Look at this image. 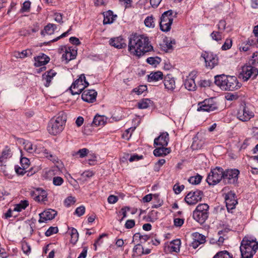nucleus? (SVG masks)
I'll list each match as a JSON object with an SVG mask.
<instances>
[{
  "instance_id": "nucleus-1",
  "label": "nucleus",
  "mask_w": 258,
  "mask_h": 258,
  "mask_svg": "<svg viewBox=\"0 0 258 258\" xmlns=\"http://www.w3.org/2000/svg\"><path fill=\"white\" fill-rule=\"evenodd\" d=\"M149 38L144 35H132L128 42V51L133 55L138 56L153 50Z\"/></svg>"
},
{
  "instance_id": "nucleus-2",
  "label": "nucleus",
  "mask_w": 258,
  "mask_h": 258,
  "mask_svg": "<svg viewBox=\"0 0 258 258\" xmlns=\"http://www.w3.org/2000/svg\"><path fill=\"white\" fill-rule=\"evenodd\" d=\"M215 83L222 90L233 91L241 87V84L238 83L237 78L234 76H228L225 75L215 77Z\"/></svg>"
},
{
  "instance_id": "nucleus-3",
  "label": "nucleus",
  "mask_w": 258,
  "mask_h": 258,
  "mask_svg": "<svg viewBox=\"0 0 258 258\" xmlns=\"http://www.w3.org/2000/svg\"><path fill=\"white\" fill-rule=\"evenodd\" d=\"M258 249V242L255 239L245 236L241 242L240 250L242 258H252Z\"/></svg>"
},
{
  "instance_id": "nucleus-4",
  "label": "nucleus",
  "mask_w": 258,
  "mask_h": 258,
  "mask_svg": "<svg viewBox=\"0 0 258 258\" xmlns=\"http://www.w3.org/2000/svg\"><path fill=\"white\" fill-rule=\"evenodd\" d=\"M66 120L67 116L63 112L59 113L57 116L51 118L47 126L48 133L52 135L60 133L64 129Z\"/></svg>"
},
{
  "instance_id": "nucleus-5",
  "label": "nucleus",
  "mask_w": 258,
  "mask_h": 258,
  "mask_svg": "<svg viewBox=\"0 0 258 258\" xmlns=\"http://www.w3.org/2000/svg\"><path fill=\"white\" fill-rule=\"evenodd\" d=\"M209 206L207 204H199L193 211L192 217L198 223H205L209 215Z\"/></svg>"
},
{
  "instance_id": "nucleus-6",
  "label": "nucleus",
  "mask_w": 258,
  "mask_h": 258,
  "mask_svg": "<svg viewBox=\"0 0 258 258\" xmlns=\"http://www.w3.org/2000/svg\"><path fill=\"white\" fill-rule=\"evenodd\" d=\"M176 15L177 13L174 12L172 10L164 12L160 18V28L161 30L163 32L169 31L171 29L173 18L176 17Z\"/></svg>"
},
{
  "instance_id": "nucleus-7",
  "label": "nucleus",
  "mask_w": 258,
  "mask_h": 258,
  "mask_svg": "<svg viewBox=\"0 0 258 258\" xmlns=\"http://www.w3.org/2000/svg\"><path fill=\"white\" fill-rule=\"evenodd\" d=\"M89 83L86 81L84 74H82L72 84L70 90L72 95H79L83 91L89 86Z\"/></svg>"
},
{
  "instance_id": "nucleus-8",
  "label": "nucleus",
  "mask_w": 258,
  "mask_h": 258,
  "mask_svg": "<svg viewBox=\"0 0 258 258\" xmlns=\"http://www.w3.org/2000/svg\"><path fill=\"white\" fill-rule=\"evenodd\" d=\"M223 179V169L221 167H216L211 170L206 179L209 185H215Z\"/></svg>"
},
{
  "instance_id": "nucleus-9",
  "label": "nucleus",
  "mask_w": 258,
  "mask_h": 258,
  "mask_svg": "<svg viewBox=\"0 0 258 258\" xmlns=\"http://www.w3.org/2000/svg\"><path fill=\"white\" fill-rule=\"evenodd\" d=\"M201 57L204 60L205 67L208 69L212 70L218 63L217 55L212 52L205 51L203 52Z\"/></svg>"
},
{
  "instance_id": "nucleus-10",
  "label": "nucleus",
  "mask_w": 258,
  "mask_h": 258,
  "mask_svg": "<svg viewBox=\"0 0 258 258\" xmlns=\"http://www.w3.org/2000/svg\"><path fill=\"white\" fill-rule=\"evenodd\" d=\"M218 109V106L213 98L205 99L198 104L197 110L210 112Z\"/></svg>"
},
{
  "instance_id": "nucleus-11",
  "label": "nucleus",
  "mask_w": 258,
  "mask_h": 258,
  "mask_svg": "<svg viewBox=\"0 0 258 258\" xmlns=\"http://www.w3.org/2000/svg\"><path fill=\"white\" fill-rule=\"evenodd\" d=\"M258 74L257 69L251 66H244L242 68L239 74V78L244 81H247L249 79H254Z\"/></svg>"
},
{
  "instance_id": "nucleus-12",
  "label": "nucleus",
  "mask_w": 258,
  "mask_h": 258,
  "mask_svg": "<svg viewBox=\"0 0 258 258\" xmlns=\"http://www.w3.org/2000/svg\"><path fill=\"white\" fill-rule=\"evenodd\" d=\"M239 171L236 169L223 170V181L225 184H234L238 180Z\"/></svg>"
},
{
  "instance_id": "nucleus-13",
  "label": "nucleus",
  "mask_w": 258,
  "mask_h": 258,
  "mask_svg": "<svg viewBox=\"0 0 258 258\" xmlns=\"http://www.w3.org/2000/svg\"><path fill=\"white\" fill-rule=\"evenodd\" d=\"M203 196V191L197 190L189 192L185 197L184 200L188 205H195L202 200Z\"/></svg>"
},
{
  "instance_id": "nucleus-14",
  "label": "nucleus",
  "mask_w": 258,
  "mask_h": 258,
  "mask_svg": "<svg viewBox=\"0 0 258 258\" xmlns=\"http://www.w3.org/2000/svg\"><path fill=\"white\" fill-rule=\"evenodd\" d=\"M254 116V113L247 106L241 107L237 113V118L242 121H247Z\"/></svg>"
},
{
  "instance_id": "nucleus-15",
  "label": "nucleus",
  "mask_w": 258,
  "mask_h": 258,
  "mask_svg": "<svg viewBox=\"0 0 258 258\" xmlns=\"http://www.w3.org/2000/svg\"><path fill=\"white\" fill-rule=\"evenodd\" d=\"M226 206L228 212L235 208L237 204V201L236 199L235 194L233 191L228 192L225 197Z\"/></svg>"
},
{
  "instance_id": "nucleus-16",
  "label": "nucleus",
  "mask_w": 258,
  "mask_h": 258,
  "mask_svg": "<svg viewBox=\"0 0 258 258\" xmlns=\"http://www.w3.org/2000/svg\"><path fill=\"white\" fill-rule=\"evenodd\" d=\"M56 214L57 213L55 210L51 209L45 210L39 214L40 218L38 222L41 223L52 220L55 217Z\"/></svg>"
},
{
  "instance_id": "nucleus-17",
  "label": "nucleus",
  "mask_w": 258,
  "mask_h": 258,
  "mask_svg": "<svg viewBox=\"0 0 258 258\" xmlns=\"http://www.w3.org/2000/svg\"><path fill=\"white\" fill-rule=\"evenodd\" d=\"M169 141V134L167 132L162 133L159 137L156 138L154 141V145L156 146L166 147Z\"/></svg>"
},
{
  "instance_id": "nucleus-18",
  "label": "nucleus",
  "mask_w": 258,
  "mask_h": 258,
  "mask_svg": "<svg viewBox=\"0 0 258 258\" xmlns=\"http://www.w3.org/2000/svg\"><path fill=\"white\" fill-rule=\"evenodd\" d=\"M97 92L94 90H86L82 94V99L85 102L93 103L96 101Z\"/></svg>"
},
{
  "instance_id": "nucleus-19",
  "label": "nucleus",
  "mask_w": 258,
  "mask_h": 258,
  "mask_svg": "<svg viewBox=\"0 0 258 258\" xmlns=\"http://www.w3.org/2000/svg\"><path fill=\"white\" fill-rule=\"evenodd\" d=\"M31 195L35 201L38 202L45 201L47 198L46 191L41 188H37L32 191Z\"/></svg>"
},
{
  "instance_id": "nucleus-20",
  "label": "nucleus",
  "mask_w": 258,
  "mask_h": 258,
  "mask_svg": "<svg viewBox=\"0 0 258 258\" xmlns=\"http://www.w3.org/2000/svg\"><path fill=\"white\" fill-rule=\"evenodd\" d=\"M56 74V73L54 70H51L42 75V81L45 87H48L50 86L52 79Z\"/></svg>"
},
{
  "instance_id": "nucleus-21",
  "label": "nucleus",
  "mask_w": 258,
  "mask_h": 258,
  "mask_svg": "<svg viewBox=\"0 0 258 258\" xmlns=\"http://www.w3.org/2000/svg\"><path fill=\"white\" fill-rule=\"evenodd\" d=\"M40 155L41 156H44L48 159L52 157V155L48 152V151L44 148L42 145H35V149L34 154Z\"/></svg>"
},
{
  "instance_id": "nucleus-22",
  "label": "nucleus",
  "mask_w": 258,
  "mask_h": 258,
  "mask_svg": "<svg viewBox=\"0 0 258 258\" xmlns=\"http://www.w3.org/2000/svg\"><path fill=\"white\" fill-rule=\"evenodd\" d=\"M164 84L166 89L173 91L175 88L174 78L171 75H167L164 78Z\"/></svg>"
},
{
  "instance_id": "nucleus-23",
  "label": "nucleus",
  "mask_w": 258,
  "mask_h": 258,
  "mask_svg": "<svg viewBox=\"0 0 258 258\" xmlns=\"http://www.w3.org/2000/svg\"><path fill=\"white\" fill-rule=\"evenodd\" d=\"M34 59V65L37 67L44 66L49 61V58L43 53L35 57Z\"/></svg>"
},
{
  "instance_id": "nucleus-24",
  "label": "nucleus",
  "mask_w": 258,
  "mask_h": 258,
  "mask_svg": "<svg viewBox=\"0 0 258 258\" xmlns=\"http://www.w3.org/2000/svg\"><path fill=\"white\" fill-rule=\"evenodd\" d=\"M109 44L117 48H121L126 46L124 40L121 37L111 38L109 40Z\"/></svg>"
},
{
  "instance_id": "nucleus-25",
  "label": "nucleus",
  "mask_w": 258,
  "mask_h": 258,
  "mask_svg": "<svg viewBox=\"0 0 258 258\" xmlns=\"http://www.w3.org/2000/svg\"><path fill=\"white\" fill-rule=\"evenodd\" d=\"M12 156V153L9 148L6 147L2 152V156L0 157V165H4L6 160Z\"/></svg>"
},
{
  "instance_id": "nucleus-26",
  "label": "nucleus",
  "mask_w": 258,
  "mask_h": 258,
  "mask_svg": "<svg viewBox=\"0 0 258 258\" xmlns=\"http://www.w3.org/2000/svg\"><path fill=\"white\" fill-rule=\"evenodd\" d=\"M181 241L180 239H176L171 241L168 245V248L170 252H178L180 250Z\"/></svg>"
},
{
  "instance_id": "nucleus-27",
  "label": "nucleus",
  "mask_w": 258,
  "mask_h": 258,
  "mask_svg": "<svg viewBox=\"0 0 258 258\" xmlns=\"http://www.w3.org/2000/svg\"><path fill=\"white\" fill-rule=\"evenodd\" d=\"M170 152V149L166 147L160 146L155 149L153 151V154L155 156L159 157L165 156Z\"/></svg>"
},
{
  "instance_id": "nucleus-28",
  "label": "nucleus",
  "mask_w": 258,
  "mask_h": 258,
  "mask_svg": "<svg viewBox=\"0 0 258 258\" xmlns=\"http://www.w3.org/2000/svg\"><path fill=\"white\" fill-rule=\"evenodd\" d=\"M163 73L160 71L151 72L148 75V81L149 82H157L163 79Z\"/></svg>"
},
{
  "instance_id": "nucleus-29",
  "label": "nucleus",
  "mask_w": 258,
  "mask_h": 258,
  "mask_svg": "<svg viewBox=\"0 0 258 258\" xmlns=\"http://www.w3.org/2000/svg\"><path fill=\"white\" fill-rule=\"evenodd\" d=\"M76 52L71 51L70 48L66 49L65 52L62 55V60H65L68 63L70 60L74 59L76 57Z\"/></svg>"
},
{
  "instance_id": "nucleus-30",
  "label": "nucleus",
  "mask_w": 258,
  "mask_h": 258,
  "mask_svg": "<svg viewBox=\"0 0 258 258\" xmlns=\"http://www.w3.org/2000/svg\"><path fill=\"white\" fill-rule=\"evenodd\" d=\"M56 29L57 26L56 25L49 23L41 31V34L43 36H45L46 35L52 34Z\"/></svg>"
},
{
  "instance_id": "nucleus-31",
  "label": "nucleus",
  "mask_w": 258,
  "mask_h": 258,
  "mask_svg": "<svg viewBox=\"0 0 258 258\" xmlns=\"http://www.w3.org/2000/svg\"><path fill=\"white\" fill-rule=\"evenodd\" d=\"M116 17V15H113V12L111 11H108L104 13V20L103 24H108L112 23Z\"/></svg>"
},
{
  "instance_id": "nucleus-32",
  "label": "nucleus",
  "mask_w": 258,
  "mask_h": 258,
  "mask_svg": "<svg viewBox=\"0 0 258 258\" xmlns=\"http://www.w3.org/2000/svg\"><path fill=\"white\" fill-rule=\"evenodd\" d=\"M185 88L189 91L195 90L196 85L194 79L191 78H186L184 82Z\"/></svg>"
},
{
  "instance_id": "nucleus-33",
  "label": "nucleus",
  "mask_w": 258,
  "mask_h": 258,
  "mask_svg": "<svg viewBox=\"0 0 258 258\" xmlns=\"http://www.w3.org/2000/svg\"><path fill=\"white\" fill-rule=\"evenodd\" d=\"M106 119L103 116L96 115L93 120L92 125L95 126L103 125L105 124Z\"/></svg>"
},
{
  "instance_id": "nucleus-34",
  "label": "nucleus",
  "mask_w": 258,
  "mask_h": 258,
  "mask_svg": "<svg viewBox=\"0 0 258 258\" xmlns=\"http://www.w3.org/2000/svg\"><path fill=\"white\" fill-rule=\"evenodd\" d=\"M152 102L149 99H143L138 103V107L139 109H146L149 107L152 104Z\"/></svg>"
},
{
  "instance_id": "nucleus-35",
  "label": "nucleus",
  "mask_w": 258,
  "mask_h": 258,
  "mask_svg": "<svg viewBox=\"0 0 258 258\" xmlns=\"http://www.w3.org/2000/svg\"><path fill=\"white\" fill-rule=\"evenodd\" d=\"M24 149L29 153L34 154L35 145L29 141H24L23 142Z\"/></svg>"
},
{
  "instance_id": "nucleus-36",
  "label": "nucleus",
  "mask_w": 258,
  "mask_h": 258,
  "mask_svg": "<svg viewBox=\"0 0 258 258\" xmlns=\"http://www.w3.org/2000/svg\"><path fill=\"white\" fill-rule=\"evenodd\" d=\"M29 205L28 202L26 200L21 201V202L17 204L14 209V211L21 212Z\"/></svg>"
},
{
  "instance_id": "nucleus-37",
  "label": "nucleus",
  "mask_w": 258,
  "mask_h": 258,
  "mask_svg": "<svg viewBox=\"0 0 258 258\" xmlns=\"http://www.w3.org/2000/svg\"><path fill=\"white\" fill-rule=\"evenodd\" d=\"M193 240L197 242H199L201 244H203L206 241V237L198 232H195L192 234Z\"/></svg>"
},
{
  "instance_id": "nucleus-38",
  "label": "nucleus",
  "mask_w": 258,
  "mask_h": 258,
  "mask_svg": "<svg viewBox=\"0 0 258 258\" xmlns=\"http://www.w3.org/2000/svg\"><path fill=\"white\" fill-rule=\"evenodd\" d=\"M71 242L72 243L75 244L78 240L79 233L76 229L72 228L71 230Z\"/></svg>"
},
{
  "instance_id": "nucleus-39",
  "label": "nucleus",
  "mask_w": 258,
  "mask_h": 258,
  "mask_svg": "<svg viewBox=\"0 0 258 258\" xmlns=\"http://www.w3.org/2000/svg\"><path fill=\"white\" fill-rule=\"evenodd\" d=\"M213 258H233V256L227 250H223L217 252Z\"/></svg>"
},
{
  "instance_id": "nucleus-40",
  "label": "nucleus",
  "mask_w": 258,
  "mask_h": 258,
  "mask_svg": "<svg viewBox=\"0 0 258 258\" xmlns=\"http://www.w3.org/2000/svg\"><path fill=\"white\" fill-rule=\"evenodd\" d=\"M145 26L149 28H154L155 27L154 18L152 16H148L144 21Z\"/></svg>"
},
{
  "instance_id": "nucleus-41",
  "label": "nucleus",
  "mask_w": 258,
  "mask_h": 258,
  "mask_svg": "<svg viewBox=\"0 0 258 258\" xmlns=\"http://www.w3.org/2000/svg\"><path fill=\"white\" fill-rule=\"evenodd\" d=\"M31 51L29 49L24 50L21 52H17L15 53V56L17 58H24L29 55L31 54Z\"/></svg>"
},
{
  "instance_id": "nucleus-42",
  "label": "nucleus",
  "mask_w": 258,
  "mask_h": 258,
  "mask_svg": "<svg viewBox=\"0 0 258 258\" xmlns=\"http://www.w3.org/2000/svg\"><path fill=\"white\" fill-rule=\"evenodd\" d=\"M202 179V176L198 174L196 176L190 177L188 181L192 184H198L201 182Z\"/></svg>"
},
{
  "instance_id": "nucleus-43",
  "label": "nucleus",
  "mask_w": 258,
  "mask_h": 258,
  "mask_svg": "<svg viewBox=\"0 0 258 258\" xmlns=\"http://www.w3.org/2000/svg\"><path fill=\"white\" fill-rule=\"evenodd\" d=\"M134 254L137 255H141L144 254V248L140 244L136 245L133 249Z\"/></svg>"
},
{
  "instance_id": "nucleus-44",
  "label": "nucleus",
  "mask_w": 258,
  "mask_h": 258,
  "mask_svg": "<svg viewBox=\"0 0 258 258\" xmlns=\"http://www.w3.org/2000/svg\"><path fill=\"white\" fill-rule=\"evenodd\" d=\"M211 37L214 40H215L217 42L221 40L222 39V33L220 31H213L210 35Z\"/></svg>"
},
{
  "instance_id": "nucleus-45",
  "label": "nucleus",
  "mask_w": 258,
  "mask_h": 258,
  "mask_svg": "<svg viewBox=\"0 0 258 258\" xmlns=\"http://www.w3.org/2000/svg\"><path fill=\"white\" fill-rule=\"evenodd\" d=\"M22 249L23 252L29 255L31 253V247L30 245L26 241H22L21 243Z\"/></svg>"
},
{
  "instance_id": "nucleus-46",
  "label": "nucleus",
  "mask_w": 258,
  "mask_h": 258,
  "mask_svg": "<svg viewBox=\"0 0 258 258\" xmlns=\"http://www.w3.org/2000/svg\"><path fill=\"white\" fill-rule=\"evenodd\" d=\"M147 90V87L145 85H140L138 87L133 89V92L139 95Z\"/></svg>"
},
{
  "instance_id": "nucleus-47",
  "label": "nucleus",
  "mask_w": 258,
  "mask_h": 258,
  "mask_svg": "<svg viewBox=\"0 0 258 258\" xmlns=\"http://www.w3.org/2000/svg\"><path fill=\"white\" fill-rule=\"evenodd\" d=\"M232 44V41L231 39H226L224 43L222 46V49L223 50H226L231 48Z\"/></svg>"
},
{
  "instance_id": "nucleus-48",
  "label": "nucleus",
  "mask_w": 258,
  "mask_h": 258,
  "mask_svg": "<svg viewBox=\"0 0 258 258\" xmlns=\"http://www.w3.org/2000/svg\"><path fill=\"white\" fill-rule=\"evenodd\" d=\"M160 58L150 57L147 59V62L152 65H156L157 64H159L160 62Z\"/></svg>"
},
{
  "instance_id": "nucleus-49",
  "label": "nucleus",
  "mask_w": 258,
  "mask_h": 258,
  "mask_svg": "<svg viewBox=\"0 0 258 258\" xmlns=\"http://www.w3.org/2000/svg\"><path fill=\"white\" fill-rule=\"evenodd\" d=\"M58 232V228L56 227H50L45 232V235L46 236H49L53 234L56 233Z\"/></svg>"
},
{
  "instance_id": "nucleus-50",
  "label": "nucleus",
  "mask_w": 258,
  "mask_h": 258,
  "mask_svg": "<svg viewBox=\"0 0 258 258\" xmlns=\"http://www.w3.org/2000/svg\"><path fill=\"white\" fill-rule=\"evenodd\" d=\"M75 202L76 201L74 197H69L64 200V204L66 207H69L74 204Z\"/></svg>"
},
{
  "instance_id": "nucleus-51",
  "label": "nucleus",
  "mask_w": 258,
  "mask_h": 258,
  "mask_svg": "<svg viewBox=\"0 0 258 258\" xmlns=\"http://www.w3.org/2000/svg\"><path fill=\"white\" fill-rule=\"evenodd\" d=\"M85 212V208L83 206H81L78 207L75 212V214L77 215L78 216L80 217L82 216Z\"/></svg>"
},
{
  "instance_id": "nucleus-52",
  "label": "nucleus",
  "mask_w": 258,
  "mask_h": 258,
  "mask_svg": "<svg viewBox=\"0 0 258 258\" xmlns=\"http://www.w3.org/2000/svg\"><path fill=\"white\" fill-rule=\"evenodd\" d=\"M63 182V179L59 176H54L53 178V183L54 185H61Z\"/></svg>"
},
{
  "instance_id": "nucleus-53",
  "label": "nucleus",
  "mask_w": 258,
  "mask_h": 258,
  "mask_svg": "<svg viewBox=\"0 0 258 258\" xmlns=\"http://www.w3.org/2000/svg\"><path fill=\"white\" fill-rule=\"evenodd\" d=\"M184 186L183 185H180L178 183H176L173 186V190L176 194H180L184 189Z\"/></svg>"
},
{
  "instance_id": "nucleus-54",
  "label": "nucleus",
  "mask_w": 258,
  "mask_h": 258,
  "mask_svg": "<svg viewBox=\"0 0 258 258\" xmlns=\"http://www.w3.org/2000/svg\"><path fill=\"white\" fill-rule=\"evenodd\" d=\"M31 3L30 1H25L21 9L22 12H28L30 8Z\"/></svg>"
},
{
  "instance_id": "nucleus-55",
  "label": "nucleus",
  "mask_w": 258,
  "mask_h": 258,
  "mask_svg": "<svg viewBox=\"0 0 258 258\" xmlns=\"http://www.w3.org/2000/svg\"><path fill=\"white\" fill-rule=\"evenodd\" d=\"M89 152V150L86 148H83L79 150L76 154L78 155L80 158H83L85 157Z\"/></svg>"
},
{
  "instance_id": "nucleus-56",
  "label": "nucleus",
  "mask_w": 258,
  "mask_h": 258,
  "mask_svg": "<svg viewBox=\"0 0 258 258\" xmlns=\"http://www.w3.org/2000/svg\"><path fill=\"white\" fill-rule=\"evenodd\" d=\"M107 235L105 233H103L102 234L100 235L99 236V237H98V238L95 241L94 244V246L95 247V250H96L97 249V245H100L103 241L102 240H101V239L104 237V236H106Z\"/></svg>"
},
{
  "instance_id": "nucleus-57",
  "label": "nucleus",
  "mask_w": 258,
  "mask_h": 258,
  "mask_svg": "<svg viewBox=\"0 0 258 258\" xmlns=\"http://www.w3.org/2000/svg\"><path fill=\"white\" fill-rule=\"evenodd\" d=\"M184 219L176 218L174 219V225L176 227H181L184 223Z\"/></svg>"
},
{
  "instance_id": "nucleus-58",
  "label": "nucleus",
  "mask_w": 258,
  "mask_h": 258,
  "mask_svg": "<svg viewBox=\"0 0 258 258\" xmlns=\"http://www.w3.org/2000/svg\"><path fill=\"white\" fill-rule=\"evenodd\" d=\"M58 169L57 167H54L52 169H49L47 172L46 174L48 177H51L57 174V172H58Z\"/></svg>"
},
{
  "instance_id": "nucleus-59",
  "label": "nucleus",
  "mask_w": 258,
  "mask_h": 258,
  "mask_svg": "<svg viewBox=\"0 0 258 258\" xmlns=\"http://www.w3.org/2000/svg\"><path fill=\"white\" fill-rule=\"evenodd\" d=\"M135 225L134 220H127L125 224V227L127 229H131Z\"/></svg>"
},
{
  "instance_id": "nucleus-60",
  "label": "nucleus",
  "mask_w": 258,
  "mask_h": 258,
  "mask_svg": "<svg viewBox=\"0 0 258 258\" xmlns=\"http://www.w3.org/2000/svg\"><path fill=\"white\" fill-rule=\"evenodd\" d=\"M226 22L224 20H220L217 25L218 29L220 31H224L226 28Z\"/></svg>"
},
{
  "instance_id": "nucleus-61",
  "label": "nucleus",
  "mask_w": 258,
  "mask_h": 258,
  "mask_svg": "<svg viewBox=\"0 0 258 258\" xmlns=\"http://www.w3.org/2000/svg\"><path fill=\"white\" fill-rule=\"evenodd\" d=\"M21 163L24 168H27L29 165V160L25 157L21 158Z\"/></svg>"
},
{
  "instance_id": "nucleus-62",
  "label": "nucleus",
  "mask_w": 258,
  "mask_h": 258,
  "mask_svg": "<svg viewBox=\"0 0 258 258\" xmlns=\"http://www.w3.org/2000/svg\"><path fill=\"white\" fill-rule=\"evenodd\" d=\"M143 158V156H139L137 154H134L130 156L128 160L130 162H132L135 161H138Z\"/></svg>"
},
{
  "instance_id": "nucleus-63",
  "label": "nucleus",
  "mask_w": 258,
  "mask_h": 258,
  "mask_svg": "<svg viewBox=\"0 0 258 258\" xmlns=\"http://www.w3.org/2000/svg\"><path fill=\"white\" fill-rule=\"evenodd\" d=\"M107 200L109 204H113L117 202L118 198L115 196L110 195L108 197Z\"/></svg>"
},
{
  "instance_id": "nucleus-64",
  "label": "nucleus",
  "mask_w": 258,
  "mask_h": 258,
  "mask_svg": "<svg viewBox=\"0 0 258 258\" xmlns=\"http://www.w3.org/2000/svg\"><path fill=\"white\" fill-rule=\"evenodd\" d=\"M251 60L253 64L258 65V52L253 53Z\"/></svg>"
}]
</instances>
